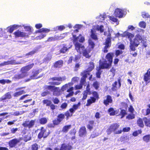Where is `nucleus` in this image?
I'll use <instances>...</instances> for the list:
<instances>
[{
    "label": "nucleus",
    "mask_w": 150,
    "mask_h": 150,
    "mask_svg": "<svg viewBox=\"0 0 150 150\" xmlns=\"http://www.w3.org/2000/svg\"><path fill=\"white\" fill-rule=\"evenodd\" d=\"M74 38L73 43L75 45V48L77 51L80 54L83 53V55L86 58H89L91 55L89 54L90 51L88 50L85 49L84 46L78 42H83L85 40L84 38L81 35L76 37V35H73Z\"/></svg>",
    "instance_id": "obj_1"
},
{
    "label": "nucleus",
    "mask_w": 150,
    "mask_h": 150,
    "mask_svg": "<svg viewBox=\"0 0 150 150\" xmlns=\"http://www.w3.org/2000/svg\"><path fill=\"white\" fill-rule=\"evenodd\" d=\"M114 54L112 53H108L106 56V59L108 61L103 59L102 61H100V65L102 68H108L110 67L112 63V58Z\"/></svg>",
    "instance_id": "obj_2"
},
{
    "label": "nucleus",
    "mask_w": 150,
    "mask_h": 150,
    "mask_svg": "<svg viewBox=\"0 0 150 150\" xmlns=\"http://www.w3.org/2000/svg\"><path fill=\"white\" fill-rule=\"evenodd\" d=\"M119 126V125L117 123H114L110 125L106 131L107 134L110 135L112 132H113L115 134H121L122 132L121 130H116Z\"/></svg>",
    "instance_id": "obj_3"
},
{
    "label": "nucleus",
    "mask_w": 150,
    "mask_h": 150,
    "mask_svg": "<svg viewBox=\"0 0 150 150\" xmlns=\"http://www.w3.org/2000/svg\"><path fill=\"white\" fill-rule=\"evenodd\" d=\"M142 37L139 34L136 35L133 41L132 40L130 42V48L132 51L135 50V47H137L139 44V41L142 40Z\"/></svg>",
    "instance_id": "obj_4"
},
{
    "label": "nucleus",
    "mask_w": 150,
    "mask_h": 150,
    "mask_svg": "<svg viewBox=\"0 0 150 150\" xmlns=\"http://www.w3.org/2000/svg\"><path fill=\"white\" fill-rule=\"evenodd\" d=\"M95 28H93L91 30V38L94 39L96 40L97 38V35H96V30L100 31V32H102L103 31L104 29L103 26V25H96V27H94Z\"/></svg>",
    "instance_id": "obj_5"
},
{
    "label": "nucleus",
    "mask_w": 150,
    "mask_h": 150,
    "mask_svg": "<svg viewBox=\"0 0 150 150\" xmlns=\"http://www.w3.org/2000/svg\"><path fill=\"white\" fill-rule=\"evenodd\" d=\"M26 61L24 60H21L20 62H16L14 59L10 60H8L7 61H4L0 64V67L2 66H6L8 65H16L17 64H21L25 62Z\"/></svg>",
    "instance_id": "obj_6"
},
{
    "label": "nucleus",
    "mask_w": 150,
    "mask_h": 150,
    "mask_svg": "<svg viewBox=\"0 0 150 150\" xmlns=\"http://www.w3.org/2000/svg\"><path fill=\"white\" fill-rule=\"evenodd\" d=\"M107 34H108V37L107 38L106 41L105 42V46L104 50V52L105 53L108 52V51L107 50V49L110 46L111 44V38L110 37V34L109 33V31L108 32V33L107 32H105L104 33V35H107Z\"/></svg>",
    "instance_id": "obj_7"
},
{
    "label": "nucleus",
    "mask_w": 150,
    "mask_h": 150,
    "mask_svg": "<svg viewBox=\"0 0 150 150\" xmlns=\"http://www.w3.org/2000/svg\"><path fill=\"white\" fill-rule=\"evenodd\" d=\"M50 30L45 28H43L40 29V30H37L36 33H41V34L39 36L36 37V39L37 40L41 39L43 38L46 35V34L49 32Z\"/></svg>",
    "instance_id": "obj_8"
},
{
    "label": "nucleus",
    "mask_w": 150,
    "mask_h": 150,
    "mask_svg": "<svg viewBox=\"0 0 150 150\" xmlns=\"http://www.w3.org/2000/svg\"><path fill=\"white\" fill-rule=\"evenodd\" d=\"M34 65V64L32 63L30 64L23 67L21 68V73H23L26 76H27L28 75L27 74L28 71L33 67Z\"/></svg>",
    "instance_id": "obj_9"
},
{
    "label": "nucleus",
    "mask_w": 150,
    "mask_h": 150,
    "mask_svg": "<svg viewBox=\"0 0 150 150\" xmlns=\"http://www.w3.org/2000/svg\"><path fill=\"white\" fill-rule=\"evenodd\" d=\"M48 135L49 133L47 132L46 129L43 127H41V131L38 134V137L40 139L42 137L45 138Z\"/></svg>",
    "instance_id": "obj_10"
},
{
    "label": "nucleus",
    "mask_w": 150,
    "mask_h": 150,
    "mask_svg": "<svg viewBox=\"0 0 150 150\" xmlns=\"http://www.w3.org/2000/svg\"><path fill=\"white\" fill-rule=\"evenodd\" d=\"M124 14V11L123 10L117 8L115 9L114 13V15L116 17L119 18H121L123 17Z\"/></svg>",
    "instance_id": "obj_11"
},
{
    "label": "nucleus",
    "mask_w": 150,
    "mask_h": 150,
    "mask_svg": "<svg viewBox=\"0 0 150 150\" xmlns=\"http://www.w3.org/2000/svg\"><path fill=\"white\" fill-rule=\"evenodd\" d=\"M89 75V73H88V71H83L81 74V75L82 76L81 78L80 84L82 85H83L86 83V79L87 76Z\"/></svg>",
    "instance_id": "obj_12"
},
{
    "label": "nucleus",
    "mask_w": 150,
    "mask_h": 150,
    "mask_svg": "<svg viewBox=\"0 0 150 150\" xmlns=\"http://www.w3.org/2000/svg\"><path fill=\"white\" fill-rule=\"evenodd\" d=\"M16 37H28L30 34L25 33L19 31H17L14 33Z\"/></svg>",
    "instance_id": "obj_13"
},
{
    "label": "nucleus",
    "mask_w": 150,
    "mask_h": 150,
    "mask_svg": "<svg viewBox=\"0 0 150 150\" xmlns=\"http://www.w3.org/2000/svg\"><path fill=\"white\" fill-rule=\"evenodd\" d=\"M35 121L31 120L30 121H25L22 124V125L25 127H28L29 128L32 127L34 125Z\"/></svg>",
    "instance_id": "obj_14"
},
{
    "label": "nucleus",
    "mask_w": 150,
    "mask_h": 150,
    "mask_svg": "<svg viewBox=\"0 0 150 150\" xmlns=\"http://www.w3.org/2000/svg\"><path fill=\"white\" fill-rule=\"evenodd\" d=\"M134 36V35L131 33L127 31H125L122 33V37H125L128 38L131 42V41H132V38Z\"/></svg>",
    "instance_id": "obj_15"
},
{
    "label": "nucleus",
    "mask_w": 150,
    "mask_h": 150,
    "mask_svg": "<svg viewBox=\"0 0 150 150\" xmlns=\"http://www.w3.org/2000/svg\"><path fill=\"white\" fill-rule=\"evenodd\" d=\"M40 72V70L39 69L35 71H33V75L30 77V79H28L26 80L25 81H28L30 80V79H35L38 78L39 77H38L37 76Z\"/></svg>",
    "instance_id": "obj_16"
},
{
    "label": "nucleus",
    "mask_w": 150,
    "mask_h": 150,
    "mask_svg": "<svg viewBox=\"0 0 150 150\" xmlns=\"http://www.w3.org/2000/svg\"><path fill=\"white\" fill-rule=\"evenodd\" d=\"M81 105V103L80 102H79L77 104L74 105L69 110V112L71 113H74L76 110L80 108Z\"/></svg>",
    "instance_id": "obj_17"
},
{
    "label": "nucleus",
    "mask_w": 150,
    "mask_h": 150,
    "mask_svg": "<svg viewBox=\"0 0 150 150\" xmlns=\"http://www.w3.org/2000/svg\"><path fill=\"white\" fill-rule=\"evenodd\" d=\"M144 79L146 82V84L150 82V69H149L147 72L145 74Z\"/></svg>",
    "instance_id": "obj_18"
},
{
    "label": "nucleus",
    "mask_w": 150,
    "mask_h": 150,
    "mask_svg": "<svg viewBox=\"0 0 150 150\" xmlns=\"http://www.w3.org/2000/svg\"><path fill=\"white\" fill-rule=\"evenodd\" d=\"M61 47L62 48L59 50V52L60 53H62L64 54L71 47V46L70 47L68 48L66 44H63L61 45Z\"/></svg>",
    "instance_id": "obj_19"
},
{
    "label": "nucleus",
    "mask_w": 150,
    "mask_h": 150,
    "mask_svg": "<svg viewBox=\"0 0 150 150\" xmlns=\"http://www.w3.org/2000/svg\"><path fill=\"white\" fill-rule=\"evenodd\" d=\"M19 142V140L18 139H13L9 141V145L11 147H15Z\"/></svg>",
    "instance_id": "obj_20"
},
{
    "label": "nucleus",
    "mask_w": 150,
    "mask_h": 150,
    "mask_svg": "<svg viewBox=\"0 0 150 150\" xmlns=\"http://www.w3.org/2000/svg\"><path fill=\"white\" fill-rule=\"evenodd\" d=\"M118 85L117 84V82L116 81H115L112 84V89L113 91H116L117 88H120L121 85L120 79L118 80Z\"/></svg>",
    "instance_id": "obj_21"
},
{
    "label": "nucleus",
    "mask_w": 150,
    "mask_h": 150,
    "mask_svg": "<svg viewBox=\"0 0 150 150\" xmlns=\"http://www.w3.org/2000/svg\"><path fill=\"white\" fill-rule=\"evenodd\" d=\"M86 132L85 127H82L79 130V136L80 137H83L86 135Z\"/></svg>",
    "instance_id": "obj_22"
},
{
    "label": "nucleus",
    "mask_w": 150,
    "mask_h": 150,
    "mask_svg": "<svg viewBox=\"0 0 150 150\" xmlns=\"http://www.w3.org/2000/svg\"><path fill=\"white\" fill-rule=\"evenodd\" d=\"M112 102V99L111 97L109 95L106 96V99L104 100L103 103L106 105L107 106L109 105V103H111Z\"/></svg>",
    "instance_id": "obj_23"
},
{
    "label": "nucleus",
    "mask_w": 150,
    "mask_h": 150,
    "mask_svg": "<svg viewBox=\"0 0 150 150\" xmlns=\"http://www.w3.org/2000/svg\"><path fill=\"white\" fill-rule=\"evenodd\" d=\"M18 27V25H15L11 26L10 27L7 28V31L9 32L10 33H12L14 30L17 29Z\"/></svg>",
    "instance_id": "obj_24"
},
{
    "label": "nucleus",
    "mask_w": 150,
    "mask_h": 150,
    "mask_svg": "<svg viewBox=\"0 0 150 150\" xmlns=\"http://www.w3.org/2000/svg\"><path fill=\"white\" fill-rule=\"evenodd\" d=\"M11 93L10 92H8L2 96V97L0 98V100L2 101L6 99H9L11 98Z\"/></svg>",
    "instance_id": "obj_25"
},
{
    "label": "nucleus",
    "mask_w": 150,
    "mask_h": 150,
    "mask_svg": "<svg viewBox=\"0 0 150 150\" xmlns=\"http://www.w3.org/2000/svg\"><path fill=\"white\" fill-rule=\"evenodd\" d=\"M96 98L93 97H91L90 98L88 99L87 101V103L86 105V106H89L91 105L95 102Z\"/></svg>",
    "instance_id": "obj_26"
},
{
    "label": "nucleus",
    "mask_w": 150,
    "mask_h": 150,
    "mask_svg": "<svg viewBox=\"0 0 150 150\" xmlns=\"http://www.w3.org/2000/svg\"><path fill=\"white\" fill-rule=\"evenodd\" d=\"M63 64V61L62 60H60L56 62L54 65L55 68H60L62 67Z\"/></svg>",
    "instance_id": "obj_27"
},
{
    "label": "nucleus",
    "mask_w": 150,
    "mask_h": 150,
    "mask_svg": "<svg viewBox=\"0 0 150 150\" xmlns=\"http://www.w3.org/2000/svg\"><path fill=\"white\" fill-rule=\"evenodd\" d=\"M73 83H67L63 85L61 88V90L62 91H64L66 89L69 88L70 86L73 85Z\"/></svg>",
    "instance_id": "obj_28"
},
{
    "label": "nucleus",
    "mask_w": 150,
    "mask_h": 150,
    "mask_svg": "<svg viewBox=\"0 0 150 150\" xmlns=\"http://www.w3.org/2000/svg\"><path fill=\"white\" fill-rule=\"evenodd\" d=\"M108 111L110 115H114L115 114H118V111L117 110H115L114 109L112 108H109L108 110Z\"/></svg>",
    "instance_id": "obj_29"
},
{
    "label": "nucleus",
    "mask_w": 150,
    "mask_h": 150,
    "mask_svg": "<svg viewBox=\"0 0 150 150\" xmlns=\"http://www.w3.org/2000/svg\"><path fill=\"white\" fill-rule=\"evenodd\" d=\"M71 146L68 145L63 144L62 145L60 150H70L71 149Z\"/></svg>",
    "instance_id": "obj_30"
},
{
    "label": "nucleus",
    "mask_w": 150,
    "mask_h": 150,
    "mask_svg": "<svg viewBox=\"0 0 150 150\" xmlns=\"http://www.w3.org/2000/svg\"><path fill=\"white\" fill-rule=\"evenodd\" d=\"M26 76L23 73H21V74L15 75L14 78L16 79H22Z\"/></svg>",
    "instance_id": "obj_31"
},
{
    "label": "nucleus",
    "mask_w": 150,
    "mask_h": 150,
    "mask_svg": "<svg viewBox=\"0 0 150 150\" xmlns=\"http://www.w3.org/2000/svg\"><path fill=\"white\" fill-rule=\"evenodd\" d=\"M66 79V78L65 76L62 77H54L52 78L51 79L53 81H64Z\"/></svg>",
    "instance_id": "obj_32"
},
{
    "label": "nucleus",
    "mask_w": 150,
    "mask_h": 150,
    "mask_svg": "<svg viewBox=\"0 0 150 150\" xmlns=\"http://www.w3.org/2000/svg\"><path fill=\"white\" fill-rule=\"evenodd\" d=\"M110 20L113 22L115 23L116 25H118L119 23L118 20L116 18H115L113 16H108Z\"/></svg>",
    "instance_id": "obj_33"
},
{
    "label": "nucleus",
    "mask_w": 150,
    "mask_h": 150,
    "mask_svg": "<svg viewBox=\"0 0 150 150\" xmlns=\"http://www.w3.org/2000/svg\"><path fill=\"white\" fill-rule=\"evenodd\" d=\"M94 63L92 62H90V64L88 68L87 69V70L84 71H88L89 73V72L91 71L94 68Z\"/></svg>",
    "instance_id": "obj_34"
},
{
    "label": "nucleus",
    "mask_w": 150,
    "mask_h": 150,
    "mask_svg": "<svg viewBox=\"0 0 150 150\" xmlns=\"http://www.w3.org/2000/svg\"><path fill=\"white\" fill-rule=\"evenodd\" d=\"M57 88L55 87L54 86H48L45 85V88L46 89L50 90L51 91H53Z\"/></svg>",
    "instance_id": "obj_35"
},
{
    "label": "nucleus",
    "mask_w": 150,
    "mask_h": 150,
    "mask_svg": "<svg viewBox=\"0 0 150 150\" xmlns=\"http://www.w3.org/2000/svg\"><path fill=\"white\" fill-rule=\"evenodd\" d=\"M71 125L65 126L62 129V131L64 132H67L69 129H71Z\"/></svg>",
    "instance_id": "obj_36"
},
{
    "label": "nucleus",
    "mask_w": 150,
    "mask_h": 150,
    "mask_svg": "<svg viewBox=\"0 0 150 150\" xmlns=\"http://www.w3.org/2000/svg\"><path fill=\"white\" fill-rule=\"evenodd\" d=\"M25 92L23 90L21 91L18 92H16L13 94V96L14 97H18L21 96L23 93H25Z\"/></svg>",
    "instance_id": "obj_37"
},
{
    "label": "nucleus",
    "mask_w": 150,
    "mask_h": 150,
    "mask_svg": "<svg viewBox=\"0 0 150 150\" xmlns=\"http://www.w3.org/2000/svg\"><path fill=\"white\" fill-rule=\"evenodd\" d=\"M103 69L104 68H101L100 67V66L99 65V68H97L96 70L97 71V72L96 73V76L98 78H99L100 76V75L101 73V69Z\"/></svg>",
    "instance_id": "obj_38"
},
{
    "label": "nucleus",
    "mask_w": 150,
    "mask_h": 150,
    "mask_svg": "<svg viewBox=\"0 0 150 150\" xmlns=\"http://www.w3.org/2000/svg\"><path fill=\"white\" fill-rule=\"evenodd\" d=\"M94 121H90L89 122V124L87 125V127L90 130H91L93 128V125Z\"/></svg>",
    "instance_id": "obj_39"
},
{
    "label": "nucleus",
    "mask_w": 150,
    "mask_h": 150,
    "mask_svg": "<svg viewBox=\"0 0 150 150\" xmlns=\"http://www.w3.org/2000/svg\"><path fill=\"white\" fill-rule=\"evenodd\" d=\"M47 119L45 117L41 118L40 119V123L42 124H46L47 122Z\"/></svg>",
    "instance_id": "obj_40"
},
{
    "label": "nucleus",
    "mask_w": 150,
    "mask_h": 150,
    "mask_svg": "<svg viewBox=\"0 0 150 150\" xmlns=\"http://www.w3.org/2000/svg\"><path fill=\"white\" fill-rule=\"evenodd\" d=\"M64 115L63 114H61L59 115L57 117V119L58 121L61 122L64 118Z\"/></svg>",
    "instance_id": "obj_41"
},
{
    "label": "nucleus",
    "mask_w": 150,
    "mask_h": 150,
    "mask_svg": "<svg viewBox=\"0 0 150 150\" xmlns=\"http://www.w3.org/2000/svg\"><path fill=\"white\" fill-rule=\"evenodd\" d=\"M144 122L146 125L148 126H150V120L147 119L146 117L144 118Z\"/></svg>",
    "instance_id": "obj_42"
},
{
    "label": "nucleus",
    "mask_w": 150,
    "mask_h": 150,
    "mask_svg": "<svg viewBox=\"0 0 150 150\" xmlns=\"http://www.w3.org/2000/svg\"><path fill=\"white\" fill-rule=\"evenodd\" d=\"M150 139V135H147L144 136L143 137V139L144 141L146 142H149Z\"/></svg>",
    "instance_id": "obj_43"
},
{
    "label": "nucleus",
    "mask_w": 150,
    "mask_h": 150,
    "mask_svg": "<svg viewBox=\"0 0 150 150\" xmlns=\"http://www.w3.org/2000/svg\"><path fill=\"white\" fill-rule=\"evenodd\" d=\"M88 43L89 46L91 47V48H93L95 46V44L93 40L91 39H90L88 40Z\"/></svg>",
    "instance_id": "obj_44"
},
{
    "label": "nucleus",
    "mask_w": 150,
    "mask_h": 150,
    "mask_svg": "<svg viewBox=\"0 0 150 150\" xmlns=\"http://www.w3.org/2000/svg\"><path fill=\"white\" fill-rule=\"evenodd\" d=\"M65 28V27L63 25H60L57 26L54 28L55 30H57V29L61 31L64 29Z\"/></svg>",
    "instance_id": "obj_45"
},
{
    "label": "nucleus",
    "mask_w": 150,
    "mask_h": 150,
    "mask_svg": "<svg viewBox=\"0 0 150 150\" xmlns=\"http://www.w3.org/2000/svg\"><path fill=\"white\" fill-rule=\"evenodd\" d=\"M142 111L144 115H148L150 113V109H147L146 110H143Z\"/></svg>",
    "instance_id": "obj_46"
},
{
    "label": "nucleus",
    "mask_w": 150,
    "mask_h": 150,
    "mask_svg": "<svg viewBox=\"0 0 150 150\" xmlns=\"http://www.w3.org/2000/svg\"><path fill=\"white\" fill-rule=\"evenodd\" d=\"M43 104H46L47 106H49L51 104L52 102L50 100H46L43 101Z\"/></svg>",
    "instance_id": "obj_47"
},
{
    "label": "nucleus",
    "mask_w": 150,
    "mask_h": 150,
    "mask_svg": "<svg viewBox=\"0 0 150 150\" xmlns=\"http://www.w3.org/2000/svg\"><path fill=\"white\" fill-rule=\"evenodd\" d=\"M137 123L139 126L141 127H143L144 126L142 120L141 119H139L137 121Z\"/></svg>",
    "instance_id": "obj_48"
},
{
    "label": "nucleus",
    "mask_w": 150,
    "mask_h": 150,
    "mask_svg": "<svg viewBox=\"0 0 150 150\" xmlns=\"http://www.w3.org/2000/svg\"><path fill=\"white\" fill-rule=\"evenodd\" d=\"M11 82V81L8 79H2L0 80V83L3 84H4L6 83H8Z\"/></svg>",
    "instance_id": "obj_49"
},
{
    "label": "nucleus",
    "mask_w": 150,
    "mask_h": 150,
    "mask_svg": "<svg viewBox=\"0 0 150 150\" xmlns=\"http://www.w3.org/2000/svg\"><path fill=\"white\" fill-rule=\"evenodd\" d=\"M134 115L132 113L131 114H129L126 117V118L128 120H131L134 118Z\"/></svg>",
    "instance_id": "obj_50"
},
{
    "label": "nucleus",
    "mask_w": 150,
    "mask_h": 150,
    "mask_svg": "<svg viewBox=\"0 0 150 150\" xmlns=\"http://www.w3.org/2000/svg\"><path fill=\"white\" fill-rule=\"evenodd\" d=\"M139 25L140 27L145 28L146 26V23L144 21H141L139 23Z\"/></svg>",
    "instance_id": "obj_51"
},
{
    "label": "nucleus",
    "mask_w": 150,
    "mask_h": 150,
    "mask_svg": "<svg viewBox=\"0 0 150 150\" xmlns=\"http://www.w3.org/2000/svg\"><path fill=\"white\" fill-rule=\"evenodd\" d=\"M127 114V112L126 111L124 110H121V111L120 112V115H122V116L121 117V118H123L125 115Z\"/></svg>",
    "instance_id": "obj_52"
},
{
    "label": "nucleus",
    "mask_w": 150,
    "mask_h": 150,
    "mask_svg": "<svg viewBox=\"0 0 150 150\" xmlns=\"http://www.w3.org/2000/svg\"><path fill=\"white\" fill-rule=\"evenodd\" d=\"M38 145L35 143L32 146L31 149L32 150H38Z\"/></svg>",
    "instance_id": "obj_53"
},
{
    "label": "nucleus",
    "mask_w": 150,
    "mask_h": 150,
    "mask_svg": "<svg viewBox=\"0 0 150 150\" xmlns=\"http://www.w3.org/2000/svg\"><path fill=\"white\" fill-rule=\"evenodd\" d=\"M53 95L57 96L59 95V89L57 88H56V89L53 91Z\"/></svg>",
    "instance_id": "obj_54"
},
{
    "label": "nucleus",
    "mask_w": 150,
    "mask_h": 150,
    "mask_svg": "<svg viewBox=\"0 0 150 150\" xmlns=\"http://www.w3.org/2000/svg\"><path fill=\"white\" fill-rule=\"evenodd\" d=\"M32 100V99H30L28 100H25L23 101V102L25 103H28L29 104H30V105H33L34 104L35 101H33L32 103H30V102Z\"/></svg>",
    "instance_id": "obj_55"
},
{
    "label": "nucleus",
    "mask_w": 150,
    "mask_h": 150,
    "mask_svg": "<svg viewBox=\"0 0 150 150\" xmlns=\"http://www.w3.org/2000/svg\"><path fill=\"white\" fill-rule=\"evenodd\" d=\"M142 16L144 18H150V16L147 13L145 12H143L142 13Z\"/></svg>",
    "instance_id": "obj_56"
},
{
    "label": "nucleus",
    "mask_w": 150,
    "mask_h": 150,
    "mask_svg": "<svg viewBox=\"0 0 150 150\" xmlns=\"http://www.w3.org/2000/svg\"><path fill=\"white\" fill-rule=\"evenodd\" d=\"M141 133V130H139L134 132L133 133V135L134 136H137L139 134Z\"/></svg>",
    "instance_id": "obj_57"
},
{
    "label": "nucleus",
    "mask_w": 150,
    "mask_h": 150,
    "mask_svg": "<svg viewBox=\"0 0 150 150\" xmlns=\"http://www.w3.org/2000/svg\"><path fill=\"white\" fill-rule=\"evenodd\" d=\"M99 83L97 81H95L93 83V87L96 89H98L99 87Z\"/></svg>",
    "instance_id": "obj_58"
},
{
    "label": "nucleus",
    "mask_w": 150,
    "mask_h": 150,
    "mask_svg": "<svg viewBox=\"0 0 150 150\" xmlns=\"http://www.w3.org/2000/svg\"><path fill=\"white\" fill-rule=\"evenodd\" d=\"M89 84H88L86 86V90L84 91H85L87 92L88 93V94L89 95L91 94V92L90 91V88H89Z\"/></svg>",
    "instance_id": "obj_59"
},
{
    "label": "nucleus",
    "mask_w": 150,
    "mask_h": 150,
    "mask_svg": "<svg viewBox=\"0 0 150 150\" xmlns=\"http://www.w3.org/2000/svg\"><path fill=\"white\" fill-rule=\"evenodd\" d=\"M69 111H67L65 113V115L67 117V119L69 117L71 116L73 114L71 113Z\"/></svg>",
    "instance_id": "obj_60"
},
{
    "label": "nucleus",
    "mask_w": 150,
    "mask_h": 150,
    "mask_svg": "<svg viewBox=\"0 0 150 150\" xmlns=\"http://www.w3.org/2000/svg\"><path fill=\"white\" fill-rule=\"evenodd\" d=\"M30 139L31 137L28 135H25L24 138V140L25 142L30 140Z\"/></svg>",
    "instance_id": "obj_61"
},
{
    "label": "nucleus",
    "mask_w": 150,
    "mask_h": 150,
    "mask_svg": "<svg viewBox=\"0 0 150 150\" xmlns=\"http://www.w3.org/2000/svg\"><path fill=\"white\" fill-rule=\"evenodd\" d=\"M123 52L122 50H117L115 52V55L116 56V57H117L120 54H122Z\"/></svg>",
    "instance_id": "obj_62"
},
{
    "label": "nucleus",
    "mask_w": 150,
    "mask_h": 150,
    "mask_svg": "<svg viewBox=\"0 0 150 150\" xmlns=\"http://www.w3.org/2000/svg\"><path fill=\"white\" fill-rule=\"evenodd\" d=\"M83 94V97L82 99L83 100H85L86 98L87 97V95L88 94V93L87 92L84 91Z\"/></svg>",
    "instance_id": "obj_63"
},
{
    "label": "nucleus",
    "mask_w": 150,
    "mask_h": 150,
    "mask_svg": "<svg viewBox=\"0 0 150 150\" xmlns=\"http://www.w3.org/2000/svg\"><path fill=\"white\" fill-rule=\"evenodd\" d=\"M106 17V15L105 14H104L103 15H100L99 18L102 20H104Z\"/></svg>",
    "instance_id": "obj_64"
}]
</instances>
